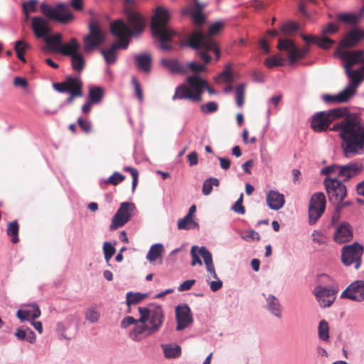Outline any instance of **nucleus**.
<instances>
[{"label": "nucleus", "mask_w": 364, "mask_h": 364, "mask_svg": "<svg viewBox=\"0 0 364 364\" xmlns=\"http://www.w3.org/2000/svg\"><path fill=\"white\" fill-rule=\"evenodd\" d=\"M124 14L127 24L122 19H118L111 23L110 30L112 33L122 42L124 48L127 49L130 38L143 33L146 21L141 14L131 8L126 7Z\"/></svg>", "instance_id": "obj_1"}, {"label": "nucleus", "mask_w": 364, "mask_h": 364, "mask_svg": "<svg viewBox=\"0 0 364 364\" xmlns=\"http://www.w3.org/2000/svg\"><path fill=\"white\" fill-rule=\"evenodd\" d=\"M223 27V23L220 21H217L212 24L208 33L205 34L202 31H196L191 33L188 39V45L194 49L201 48L203 50L198 53L199 57L208 64L211 60L210 55L208 53L209 51H213L218 60L220 57V50L217 42L213 39V36L218 34Z\"/></svg>", "instance_id": "obj_2"}, {"label": "nucleus", "mask_w": 364, "mask_h": 364, "mask_svg": "<svg viewBox=\"0 0 364 364\" xmlns=\"http://www.w3.org/2000/svg\"><path fill=\"white\" fill-rule=\"evenodd\" d=\"M346 124L343 129V151L346 157H351L364 151V127L355 114L346 115Z\"/></svg>", "instance_id": "obj_3"}, {"label": "nucleus", "mask_w": 364, "mask_h": 364, "mask_svg": "<svg viewBox=\"0 0 364 364\" xmlns=\"http://www.w3.org/2000/svg\"><path fill=\"white\" fill-rule=\"evenodd\" d=\"M169 20V11L162 6L156 8L155 14L151 20L152 34L160 40V48L166 51L171 50L172 47L166 43L171 41L172 36L174 34V32L167 26Z\"/></svg>", "instance_id": "obj_4"}, {"label": "nucleus", "mask_w": 364, "mask_h": 364, "mask_svg": "<svg viewBox=\"0 0 364 364\" xmlns=\"http://www.w3.org/2000/svg\"><path fill=\"white\" fill-rule=\"evenodd\" d=\"M139 323H145L151 332L155 333L161 328L164 319V312L161 306H153L149 308L139 307Z\"/></svg>", "instance_id": "obj_5"}, {"label": "nucleus", "mask_w": 364, "mask_h": 364, "mask_svg": "<svg viewBox=\"0 0 364 364\" xmlns=\"http://www.w3.org/2000/svg\"><path fill=\"white\" fill-rule=\"evenodd\" d=\"M348 112V109L346 107H338L328 112H318L313 117L311 128L317 132L326 131L333 121L342 118Z\"/></svg>", "instance_id": "obj_6"}, {"label": "nucleus", "mask_w": 364, "mask_h": 364, "mask_svg": "<svg viewBox=\"0 0 364 364\" xmlns=\"http://www.w3.org/2000/svg\"><path fill=\"white\" fill-rule=\"evenodd\" d=\"M41 13L50 20L56 21L63 24L71 23L75 19L74 14L66 4H58L55 8L46 3L41 4Z\"/></svg>", "instance_id": "obj_7"}, {"label": "nucleus", "mask_w": 364, "mask_h": 364, "mask_svg": "<svg viewBox=\"0 0 364 364\" xmlns=\"http://www.w3.org/2000/svg\"><path fill=\"white\" fill-rule=\"evenodd\" d=\"M191 255L192 257L191 266H195L198 264L202 266L203 263L200 259L201 256L204 260L205 268L213 278H217V274L213 265L212 255L210 251L205 247H198L197 246H193L191 249Z\"/></svg>", "instance_id": "obj_8"}, {"label": "nucleus", "mask_w": 364, "mask_h": 364, "mask_svg": "<svg viewBox=\"0 0 364 364\" xmlns=\"http://www.w3.org/2000/svg\"><path fill=\"white\" fill-rule=\"evenodd\" d=\"M326 208V197L323 193H314L310 199L309 205V223L314 225L321 217Z\"/></svg>", "instance_id": "obj_9"}, {"label": "nucleus", "mask_w": 364, "mask_h": 364, "mask_svg": "<svg viewBox=\"0 0 364 364\" xmlns=\"http://www.w3.org/2000/svg\"><path fill=\"white\" fill-rule=\"evenodd\" d=\"M324 185L331 203L342 201L346 197L347 188L338 179L327 178L324 180Z\"/></svg>", "instance_id": "obj_10"}, {"label": "nucleus", "mask_w": 364, "mask_h": 364, "mask_svg": "<svg viewBox=\"0 0 364 364\" xmlns=\"http://www.w3.org/2000/svg\"><path fill=\"white\" fill-rule=\"evenodd\" d=\"M363 247L358 242L344 246L342 249V262L346 266L355 263V269H358L361 264V257L363 254Z\"/></svg>", "instance_id": "obj_11"}, {"label": "nucleus", "mask_w": 364, "mask_h": 364, "mask_svg": "<svg viewBox=\"0 0 364 364\" xmlns=\"http://www.w3.org/2000/svg\"><path fill=\"white\" fill-rule=\"evenodd\" d=\"M105 41L104 33L99 24L92 22L89 24V33L83 38L84 50L90 52L100 46Z\"/></svg>", "instance_id": "obj_12"}, {"label": "nucleus", "mask_w": 364, "mask_h": 364, "mask_svg": "<svg viewBox=\"0 0 364 364\" xmlns=\"http://www.w3.org/2000/svg\"><path fill=\"white\" fill-rule=\"evenodd\" d=\"M53 87L58 92L83 95V82L80 77L68 76L65 81L54 83Z\"/></svg>", "instance_id": "obj_13"}, {"label": "nucleus", "mask_w": 364, "mask_h": 364, "mask_svg": "<svg viewBox=\"0 0 364 364\" xmlns=\"http://www.w3.org/2000/svg\"><path fill=\"white\" fill-rule=\"evenodd\" d=\"M134 208L132 203L124 202L114 215L109 226L110 230H114L124 226L131 219L132 213Z\"/></svg>", "instance_id": "obj_14"}, {"label": "nucleus", "mask_w": 364, "mask_h": 364, "mask_svg": "<svg viewBox=\"0 0 364 364\" xmlns=\"http://www.w3.org/2000/svg\"><path fill=\"white\" fill-rule=\"evenodd\" d=\"M336 55L344 60V68L346 71L351 70V68L355 64L362 62L363 63L364 52L362 50L355 51H348L346 50L336 49Z\"/></svg>", "instance_id": "obj_15"}, {"label": "nucleus", "mask_w": 364, "mask_h": 364, "mask_svg": "<svg viewBox=\"0 0 364 364\" xmlns=\"http://www.w3.org/2000/svg\"><path fill=\"white\" fill-rule=\"evenodd\" d=\"M341 298L355 301H364V281L357 280L352 282L341 294Z\"/></svg>", "instance_id": "obj_16"}, {"label": "nucleus", "mask_w": 364, "mask_h": 364, "mask_svg": "<svg viewBox=\"0 0 364 364\" xmlns=\"http://www.w3.org/2000/svg\"><path fill=\"white\" fill-rule=\"evenodd\" d=\"M337 290L333 289H328L321 285L316 286L314 290L319 305L323 308L329 307L336 299V294Z\"/></svg>", "instance_id": "obj_17"}, {"label": "nucleus", "mask_w": 364, "mask_h": 364, "mask_svg": "<svg viewBox=\"0 0 364 364\" xmlns=\"http://www.w3.org/2000/svg\"><path fill=\"white\" fill-rule=\"evenodd\" d=\"M176 318L177 331L185 329L193 322L191 309L186 304L179 305L176 308Z\"/></svg>", "instance_id": "obj_18"}, {"label": "nucleus", "mask_w": 364, "mask_h": 364, "mask_svg": "<svg viewBox=\"0 0 364 364\" xmlns=\"http://www.w3.org/2000/svg\"><path fill=\"white\" fill-rule=\"evenodd\" d=\"M353 237V228L347 222H341L335 226L333 239L338 244L350 241Z\"/></svg>", "instance_id": "obj_19"}, {"label": "nucleus", "mask_w": 364, "mask_h": 364, "mask_svg": "<svg viewBox=\"0 0 364 364\" xmlns=\"http://www.w3.org/2000/svg\"><path fill=\"white\" fill-rule=\"evenodd\" d=\"M277 48L279 50L288 52V56L290 63H295L297 60L302 58L301 51L291 39L279 38Z\"/></svg>", "instance_id": "obj_20"}, {"label": "nucleus", "mask_w": 364, "mask_h": 364, "mask_svg": "<svg viewBox=\"0 0 364 364\" xmlns=\"http://www.w3.org/2000/svg\"><path fill=\"white\" fill-rule=\"evenodd\" d=\"M363 169L364 166L362 163H349L343 166H338V173L339 176L343 178V181H347L351 178L355 177L360 174Z\"/></svg>", "instance_id": "obj_21"}, {"label": "nucleus", "mask_w": 364, "mask_h": 364, "mask_svg": "<svg viewBox=\"0 0 364 364\" xmlns=\"http://www.w3.org/2000/svg\"><path fill=\"white\" fill-rule=\"evenodd\" d=\"M346 73L350 79V82L346 87L344 88V90L353 97L356 93L357 87L364 78V73L361 68L359 70H351L346 71Z\"/></svg>", "instance_id": "obj_22"}, {"label": "nucleus", "mask_w": 364, "mask_h": 364, "mask_svg": "<svg viewBox=\"0 0 364 364\" xmlns=\"http://www.w3.org/2000/svg\"><path fill=\"white\" fill-rule=\"evenodd\" d=\"M31 28L38 38H43L51 33L48 22L41 16H34L32 18Z\"/></svg>", "instance_id": "obj_23"}, {"label": "nucleus", "mask_w": 364, "mask_h": 364, "mask_svg": "<svg viewBox=\"0 0 364 364\" xmlns=\"http://www.w3.org/2000/svg\"><path fill=\"white\" fill-rule=\"evenodd\" d=\"M187 82L189 88L193 91V95L195 96V101H201V95L205 90L206 81L201 79L197 75L189 76L187 78Z\"/></svg>", "instance_id": "obj_24"}, {"label": "nucleus", "mask_w": 364, "mask_h": 364, "mask_svg": "<svg viewBox=\"0 0 364 364\" xmlns=\"http://www.w3.org/2000/svg\"><path fill=\"white\" fill-rule=\"evenodd\" d=\"M285 203L283 194L276 191H270L267 195V203L272 210H279Z\"/></svg>", "instance_id": "obj_25"}, {"label": "nucleus", "mask_w": 364, "mask_h": 364, "mask_svg": "<svg viewBox=\"0 0 364 364\" xmlns=\"http://www.w3.org/2000/svg\"><path fill=\"white\" fill-rule=\"evenodd\" d=\"M152 334V332H151V330L145 323H136L129 333L130 338L136 341H139Z\"/></svg>", "instance_id": "obj_26"}, {"label": "nucleus", "mask_w": 364, "mask_h": 364, "mask_svg": "<svg viewBox=\"0 0 364 364\" xmlns=\"http://www.w3.org/2000/svg\"><path fill=\"white\" fill-rule=\"evenodd\" d=\"M134 61L138 69L146 73H149L151 68L152 57L148 53L137 54L134 56Z\"/></svg>", "instance_id": "obj_27"}, {"label": "nucleus", "mask_w": 364, "mask_h": 364, "mask_svg": "<svg viewBox=\"0 0 364 364\" xmlns=\"http://www.w3.org/2000/svg\"><path fill=\"white\" fill-rule=\"evenodd\" d=\"M266 301L267 309L277 318H282L283 309L279 299L275 296L269 294L266 297Z\"/></svg>", "instance_id": "obj_28"}, {"label": "nucleus", "mask_w": 364, "mask_h": 364, "mask_svg": "<svg viewBox=\"0 0 364 364\" xmlns=\"http://www.w3.org/2000/svg\"><path fill=\"white\" fill-rule=\"evenodd\" d=\"M181 16L191 15L193 18V23L197 26H201L205 21L203 12L195 11L193 6L189 5L185 6L181 10Z\"/></svg>", "instance_id": "obj_29"}, {"label": "nucleus", "mask_w": 364, "mask_h": 364, "mask_svg": "<svg viewBox=\"0 0 364 364\" xmlns=\"http://www.w3.org/2000/svg\"><path fill=\"white\" fill-rule=\"evenodd\" d=\"M358 34L359 33L358 29L350 31L341 41L337 49L346 50L348 48L355 46L360 41V36H358Z\"/></svg>", "instance_id": "obj_30"}, {"label": "nucleus", "mask_w": 364, "mask_h": 364, "mask_svg": "<svg viewBox=\"0 0 364 364\" xmlns=\"http://www.w3.org/2000/svg\"><path fill=\"white\" fill-rule=\"evenodd\" d=\"M80 47V45L77 40L75 38H72L68 43L63 44L62 46L58 48V53L65 56H70L71 58L78 53L77 50Z\"/></svg>", "instance_id": "obj_31"}, {"label": "nucleus", "mask_w": 364, "mask_h": 364, "mask_svg": "<svg viewBox=\"0 0 364 364\" xmlns=\"http://www.w3.org/2000/svg\"><path fill=\"white\" fill-rule=\"evenodd\" d=\"M161 63L173 73L185 74L187 73L186 68L176 59H162Z\"/></svg>", "instance_id": "obj_32"}, {"label": "nucleus", "mask_w": 364, "mask_h": 364, "mask_svg": "<svg viewBox=\"0 0 364 364\" xmlns=\"http://www.w3.org/2000/svg\"><path fill=\"white\" fill-rule=\"evenodd\" d=\"M195 98L193 91L186 84L178 85L176 88L175 94L172 97L173 100L188 99L193 102H196Z\"/></svg>", "instance_id": "obj_33"}, {"label": "nucleus", "mask_w": 364, "mask_h": 364, "mask_svg": "<svg viewBox=\"0 0 364 364\" xmlns=\"http://www.w3.org/2000/svg\"><path fill=\"white\" fill-rule=\"evenodd\" d=\"M352 97L344 90V89L336 95H323V100L328 104L345 103L348 102Z\"/></svg>", "instance_id": "obj_34"}, {"label": "nucleus", "mask_w": 364, "mask_h": 364, "mask_svg": "<svg viewBox=\"0 0 364 364\" xmlns=\"http://www.w3.org/2000/svg\"><path fill=\"white\" fill-rule=\"evenodd\" d=\"M122 42L114 43L108 50H101L100 53L103 55L107 64H113L117 59V51L119 48H124Z\"/></svg>", "instance_id": "obj_35"}, {"label": "nucleus", "mask_w": 364, "mask_h": 364, "mask_svg": "<svg viewBox=\"0 0 364 364\" xmlns=\"http://www.w3.org/2000/svg\"><path fill=\"white\" fill-rule=\"evenodd\" d=\"M41 315V311L37 305L33 306L32 309L18 310L17 316L21 321L34 320Z\"/></svg>", "instance_id": "obj_36"}, {"label": "nucleus", "mask_w": 364, "mask_h": 364, "mask_svg": "<svg viewBox=\"0 0 364 364\" xmlns=\"http://www.w3.org/2000/svg\"><path fill=\"white\" fill-rule=\"evenodd\" d=\"M49 49L58 53V48L62 46V35L60 33H55L51 36H46L43 38Z\"/></svg>", "instance_id": "obj_37"}, {"label": "nucleus", "mask_w": 364, "mask_h": 364, "mask_svg": "<svg viewBox=\"0 0 364 364\" xmlns=\"http://www.w3.org/2000/svg\"><path fill=\"white\" fill-rule=\"evenodd\" d=\"M104 97V90L102 88L97 86L90 87L88 100L95 105L100 104Z\"/></svg>", "instance_id": "obj_38"}, {"label": "nucleus", "mask_w": 364, "mask_h": 364, "mask_svg": "<svg viewBox=\"0 0 364 364\" xmlns=\"http://www.w3.org/2000/svg\"><path fill=\"white\" fill-rule=\"evenodd\" d=\"M161 348L166 358H176L181 354V348L178 345L173 346L170 344H162Z\"/></svg>", "instance_id": "obj_39"}, {"label": "nucleus", "mask_w": 364, "mask_h": 364, "mask_svg": "<svg viewBox=\"0 0 364 364\" xmlns=\"http://www.w3.org/2000/svg\"><path fill=\"white\" fill-rule=\"evenodd\" d=\"M31 48L30 45L23 40L17 41L14 45V50L16 53L18 58L23 63H26V59L24 57L26 50Z\"/></svg>", "instance_id": "obj_40"}, {"label": "nucleus", "mask_w": 364, "mask_h": 364, "mask_svg": "<svg viewBox=\"0 0 364 364\" xmlns=\"http://www.w3.org/2000/svg\"><path fill=\"white\" fill-rule=\"evenodd\" d=\"M18 230L19 225L17 220H14L8 224L6 233L11 237V242L14 244H16L19 241Z\"/></svg>", "instance_id": "obj_41"}, {"label": "nucleus", "mask_w": 364, "mask_h": 364, "mask_svg": "<svg viewBox=\"0 0 364 364\" xmlns=\"http://www.w3.org/2000/svg\"><path fill=\"white\" fill-rule=\"evenodd\" d=\"M71 65L75 71L80 73L85 66V61L82 55L78 53L71 57Z\"/></svg>", "instance_id": "obj_42"}, {"label": "nucleus", "mask_w": 364, "mask_h": 364, "mask_svg": "<svg viewBox=\"0 0 364 364\" xmlns=\"http://www.w3.org/2000/svg\"><path fill=\"white\" fill-rule=\"evenodd\" d=\"M163 250V246L160 244L152 245L146 255V259L151 262L156 261L161 256Z\"/></svg>", "instance_id": "obj_43"}, {"label": "nucleus", "mask_w": 364, "mask_h": 364, "mask_svg": "<svg viewBox=\"0 0 364 364\" xmlns=\"http://www.w3.org/2000/svg\"><path fill=\"white\" fill-rule=\"evenodd\" d=\"M100 312L97 305H92L85 311V318L89 322L93 323L98 321L100 318Z\"/></svg>", "instance_id": "obj_44"}, {"label": "nucleus", "mask_w": 364, "mask_h": 364, "mask_svg": "<svg viewBox=\"0 0 364 364\" xmlns=\"http://www.w3.org/2000/svg\"><path fill=\"white\" fill-rule=\"evenodd\" d=\"M318 335V338L323 341H328L329 340V326L328 323L325 320H321L319 322Z\"/></svg>", "instance_id": "obj_45"}, {"label": "nucleus", "mask_w": 364, "mask_h": 364, "mask_svg": "<svg viewBox=\"0 0 364 364\" xmlns=\"http://www.w3.org/2000/svg\"><path fill=\"white\" fill-rule=\"evenodd\" d=\"M146 296V294L128 292L126 296V303L128 306L136 304Z\"/></svg>", "instance_id": "obj_46"}, {"label": "nucleus", "mask_w": 364, "mask_h": 364, "mask_svg": "<svg viewBox=\"0 0 364 364\" xmlns=\"http://www.w3.org/2000/svg\"><path fill=\"white\" fill-rule=\"evenodd\" d=\"M220 184L218 178H209L203 182L202 192L205 196L209 195L213 191V186H218Z\"/></svg>", "instance_id": "obj_47"}, {"label": "nucleus", "mask_w": 364, "mask_h": 364, "mask_svg": "<svg viewBox=\"0 0 364 364\" xmlns=\"http://www.w3.org/2000/svg\"><path fill=\"white\" fill-rule=\"evenodd\" d=\"M245 84H240L235 89L236 105L239 107H242L245 103Z\"/></svg>", "instance_id": "obj_48"}, {"label": "nucleus", "mask_w": 364, "mask_h": 364, "mask_svg": "<svg viewBox=\"0 0 364 364\" xmlns=\"http://www.w3.org/2000/svg\"><path fill=\"white\" fill-rule=\"evenodd\" d=\"M264 65L267 68H272L276 66H281L283 65V59L278 55H273L267 58L264 60Z\"/></svg>", "instance_id": "obj_49"}, {"label": "nucleus", "mask_w": 364, "mask_h": 364, "mask_svg": "<svg viewBox=\"0 0 364 364\" xmlns=\"http://www.w3.org/2000/svg\"><path fill=\"white\" fill-rule=\"evenodd\" d=\"M125 179V176L119 172L115 171L111 176L104 181V183L112 184L114 186L118 185Z\"/></svg>", "instance_id": "obj_50"}, {"label": "nucleus", "mask_w": 364, "mask_h": 364, "mask_svg": "<svg viewBox=\"0 0 364 364\" xmlns=\"http://www.w3.org/2000/svg\"><path fill=\"white\" fill-rule=\"evenodd\" d=\"M191 223H193L194 227H198V223L193 221V218L191 219L189 216L186 215L183 218L178 220L177 226L179 230H188L191 228V226L189 225Z\"/></svg>", "instance_id": "obj_51"}, {"label": "nucleus", "mask_w": 364, "mask_h": 364, "mask_svg": "<svg viewBox=\"0 0 364 364\" xmlns=\"http://www.w3.org/2000/svg\"><path fill=\"white\" fill-rule=\"evenodd\" d=\"M299 28L298 25L294 22H287L281 26L282 32L287 36L291 35L292 33L296 31Z\"/></svg>", "instance_id": "obj_52"}, {"label": "nucleus", "mask_w": 364, "mask_h": 364, "mask_svg": "<svg viewBox=\"0 0 364 364\" xmlns=\"http://www.w3.org/2000/svg\"><path fill=\"white\" fill-rule=\"evenodd\" d=\"M103 252L105 260L109 262L115 253V248L109 242H105L103 245Z\"/></svg>", "instance_id": "obj_53"}, {"label": "nucleus", "mask_w": 364, "mask_h": 364, "mask_svg": "<svg viewBox=\"0 0 364 364\" xmlns=\"http://www.w3.org/2000/svg\"><path fill=\"white\" fill-rule=\"evenodd\" d=\"M337 18L338 21L349 24H355L358 21L356 16L351 14H341L338 15Z\"/></svg>", "instance_id": "obj_54"}, {"label": "nucleus", "mask_w": 364, "mask_h": 364, "mask_svg": "<svg viewBox=\"0 0 364 364\" xmlns=\"http://www.w3.org/2000/svg\"><path fill=\"white\" fill-rule=\"evenodd\" d=\"M38 1L29 0L22 4V9L23 12H36L37 11Z\"/></svg>", "instance_id": "obj_55"}, {"label": "nucleus", "mask_w": 364, "mask_h": 364, "mask_svg": "<svg viewBox=\"0 0 364 364\" xmlns=\"http://www.w3.org/2000/svg\"><path fill=\"white\" fill-rule=\"evenodd\" d=\"M123 170L124 171L129 172L131 176H132V178H133V180H132V191H134V190L137 186V183H138L139 172H138L137 169L135 168L130 167V166H124Z\"/></svg>", "instance_id": "obj_56"}, {"label": "nucleus", "mask_w": 364, "mask_h": 364, "mask_svg": "<svg viewBox=\"0 0 364 364\" xmlns=\"http://www.w3.org/2000/svg\"><path fill=\"white\" fill-rule=\"evenodd\" d=\"M335 41L328 37L320 38L317 37L316 44L323 49L329 48Z\"/></svg>", "instance_id": "obj_57"}, {"label": "nucleus", "mask_w": 364, "mask_h": 364, "mask_svg": "<svg viewBox=\"0 0 364 364\" xmlns=\"http://www.w3.org/2000/svg\"><path fill=\"white\" fill-rule=\"evenodd\" d=\"M218 109V105L215 102H209L200 106V110L203 113L209 114L215 112Z\"/></svg>", "instance_id": "obj_58"}, {"label": "nucleus", "mask_w": 364, "mask_h": 364, "mask_svg": "<svg viewBox=\"0 0 364 364\" xmlns=\"http://www.w3.org/2000/svg\"><path fill=\"white\" fill-rule=\"evenodd\" d=\"M243 202V193H241L240 198L235 203L232 209L237 213L244 215L245 213V208L242 205Z\"/></svg>", "instance_id": "obj_59"}, {"label": "nucleus", "mask_w": 364, "mask_h": 364, "mask_svg": "<svg viewBox=\"0 0 364 364\" xmlns=\"http://www.w3.org/2000/svg\"><path fill=\"white\" fill-rule=\"evenodd\" d=\"M77 124L81 129L86 134H88L92 130V123L89 120L83 119L82 117L77 119Z\"/></svg>", "instance_id": "obj_60"}, {"label": "nucleus", "mask_w": 364, "mask_h": 364, "mask_svg": "<svg viewBox=\"0 0 364 364\" xmlns=\"http://www.w3.org/2000/svg\"><path fill=\"white\" fill-rule=\"evenodd\" d=\"M216 80H223L226 82H232L233 81V77L231 70L228 68L225 69L223 73L218 75Z\"/></svg>", "instance_id": "obj_61"}, {"label": "nucleus", "mask_w": 364, "mask_h": 364, "mask_svg": "<svg viewBox=\"0 0 364 364\" xmlns=\"http://www.w3.org/2000/svg\"><path fill=\"white\" fill-rule=\"evenodd\" d=\"M312 240L318 245H323L326 242V237L321 232L314 230L312 233Z\"/></svg>", "instance_id": "obj_62"}, {"label": "nucleus", "mask_w": 364, "mask_h": 364, "mask_svg": "<svg viewBox=\"0 0 364 364\" xmlns=\"http://www.w3.org/2000/svg\"><path fill=\"white\" fill-rule=\"evenodd\" d=\"M132 83L134 87L135 90V94L136 97L139 99V101L143 100V92L142 89L141 88L140 84L137 81V80L135 77L132 78Z\"/></svg>", "instance_id": "obj_63"}, {"label": "nucleus", "mask_w": 364, "mask_h": 364, "mask_svg": "<svg viewBox=\"0 0 364 364\" xmlns=\"http://www.w3.org/2000/svg\"><path fill=\"white\" fill-rule=\"evenodd\" d=\"M188 67L194 73H199L203 72L205 70V67L204 65H200L195 62L189 63L188 64Z\"/></svg>", "instance_id": "obj_64"}]
</instances>
